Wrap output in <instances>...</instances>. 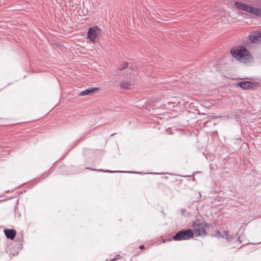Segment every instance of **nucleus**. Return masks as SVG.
Listing matches in <instances>:
<instances>
[{"instance_id":"f257e3e1","label":"nucleus","mask_w":261,"mask_h":261,"mask_svg":"<svg viewBox=\"0 0 261 261\" xmlns=\"http://www.w3.org/2000/svg\"><path fill=\"white\" fill-rule=\"evenodd\" d=\"M230 54L234 59L242 63H247L253 60L251 53L243 45L232 47L230 49Z\"/></svg>"},{"instance_id":"f03ea898","label":"nucleus","mask_w":261,"mask_h":261,"mask_svg":"<svg viewBox=\"0 0 261 261\" xmlns=\"http://www.w3.org/2000/svg\"><path fill=\"white\" fill-rule=\"evenodd\" d=\"M136 82L137 76L134 73L129 72L126 73L125 79L120 82L119 86L122 89L131 90Z\"/></svg>"},{"instance_id":"7ed1b4c3","label":"nucleus","mask_w":261,"mask_h":261,"mask_svg":"<svg viewBox=\"0 0 261 261\" xmlns=\"http://www.w3.org/2000/svg\"><path fill=\"white\" fill-rule=\"evenodd\" d=\"M235 6L240 10L250 13L253 15L261 16V9L253 7L246 4L241 2H236Z\"/></svg>"},{"instance_id":"20e7f679","label":"nucleus","mask_w":261,"mask_h":261,"mask_svg":"<svg viewBox=\"0 0 261 261\" xmlns=\"http://www.w3.org/2000/svg\"><path fill=\"white\" fill-rule=\"evenodd\" d=\"M194 237V232L191 229L182 230L177 232L172 238L175 241L187 240Z\"/></svg>"},{"instance_id":"39448f33","label":"nucleus","mask_w":261,"mask_h":261,"mask_svg":"<svg viewBox=\"0 0 261 261\" xmlns=\"http://www.w3.org/2000/svg\"><path fill=\"white\" fill-rule=\"evenodd\" d=\"M206 224L205 223H197L196 222L193 223V232L194 235L196 237H199L201 236L206 235V231L205 228Z\"/></svg>"},{"instance_id":"423d86ee","label":"nucleus","mask_w":261,"mask_h":261,"mask_svg":"<svg viewBox=\"0 0 261 261\" xmlns=\"http://www.w3.org/2000/svg\"><path fill=\"white\" fill-rule=\"evenodd\" d=\"M100 29L98 27L95 26L90 28L87 33V37L90 41L95 42L97 38L100 33Z\"/></svg>"},{"instance_id":"0eeeda50","label":"nucleus","mask_w":261,"mask_h":261,"mask_svg":"<svg viewBox=\"0 0 261 261\" xmlns=\"http://www.w3.org/2000/svg\"><path fill=\"white\" fill-rule=\"evenodd\" d=\"M238 86L244 89H251L258 86V84L249 81L240 82L238 83Z\"/></svg>"},{"instance_id":"6e6552de","label":"nucleus","mask_w":261,"mask_h":261,"mask_svg":"<svg viewBox=\"0 0 261 261\" xmlns=\"http://www.w3.org/2000/svg\"><path fill=\"white\" fill-rule=\"evenodd\" d=\"M248 39L252 43L261 42V32H254L248 37Z\"/></svg>"},{"instance_id":"1a4fd4ad","label":"nucleus","mask_w":261,"mask_h":261,"mask_svg":"<svg viewBox=\"0 0 261 261\" xmlns=\"http://www.w3.org/2000/svg\"><path fill=\"white\" fill-rule=\"evenodd\" d=\"M4 232L6 236L11 240H13L16 235V231L14 229H5Z\"/></svg>"},{"instance_id":"9d476101","label":"nucleus","mask_w":261,"mask_h":261,"mask_svg":"<svg viewBox=\"0 0 261 261\" xmlns=\"http://www.w3.org/2000/svg\"><path fill=\"white\" fill-rule=\"evenodd\" d=\"M223 238H225L228 242L232 241L233 240H236V243L238 244V245L241 244L239 237L236 239L233 236H230L228 231H225L223 235Z\"/></svg>"},{"instance_id":"9b49d317","label":"nucleus","mask_w":261,"mask_h":261,"mask_svg":"<svg viewBox=\"0 0 261 261\" xmlns=\"http://www.w3.org/2000/svg\"><path fill=\"white\" fill-rule=\"evenodd\" d=\"M98 88H93L91 89H86L83 91H82L79 94L80 96H84L86 95H89L91 93H94L95 91L98 90Z\"/></svg>"},{"instance_id":"f8f14e48","label":"nucleus","mask_w":261,"mask_h":261,"mask_svg":"<svg viewBox=\"0 0 261 261\" xmlns=\"http://www.w3.org/2000/svg\"><path fill=\"white\" fill-rule=\"evenodd\" d=\"M128 66V63L127 62H124L121 64L119 67L118 68V70H123L124 69H126Z\"/></svg>"},{"instance_id":"ddd939ff","label":"nucleus","mask_w":261,"mask_h":261,"mask_svg":"<svg viewBox=\"0 0 261 261\" xmlns=\"http://www.w3.org/2000/svg\"><path fill=\"white\" fill-rule=\"evenodd\" d=\"M216 233H217V236L218 237H219L221 236V232L219 230H217Z\"/></svg>"},{"instance_id":"4468645a","label":"nucleus","mask_w":261,"mask_h":261,"mask_svg":"<svg viewBox=\"0 0 261 261\" xmlns=\"http://www.w3.org/2000/svg\"><path fill=\"white\" fill-rule=\"evenodd\" d=\"M139 248L140 249H143L144 248V245H141L140 247H139Z\"/></svg>"},{"instance_id":"2eb2a0df","label":"nucleus","mask_w":261,"mask_h":261,"mask_svg":"<svg viewBox=\"0 0 261 261\" xmlns=\"http://www.w3.org/2000/svg\"><path fill=\"white\" fill-rule=\"evenodd\" d=\"M107 172H113L114 171H109V170H107L106 171Z\"/></svg>"}]
</instances>
